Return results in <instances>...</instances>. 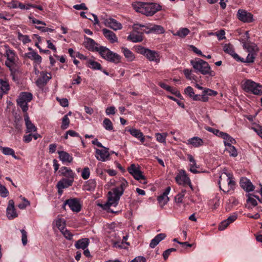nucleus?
<instances>
[{
    "label": "nucleus",
    "mask_w": 262,
    "mask_h": 262,
    "mask_svg": "<svg viewBox=\"0 0 262 262\" xmlns=\"http://www.w3.org/2000/svg\"><path fill=\"white\" fill-rule=\"evenodd\" d=\"M242 88L246 92L251 93L255 95H262V85L252 80L247 79L244 81Z\"/></svg>",
    "instance_id": "39448f33"
},
{
    "label": "nucleus",
    "mask_w": 262,
    "mask_h": 262,
    "mask_svg": "<svg viewBox=\"0 0 262 262\" xmlns=\"http://www.w3.org/2000/svg\"><path fill=\"white\" fill-rule=\"evenodd\" d=\"M241 187L247 192L252 191L254 189V186L251 182L246 178H242L240 180Z\"/></svg>",
    "instance_id": "f3484780"
},
{
    "label": "nucleus",
    "mask_w": 262,
    "mask_h": 262,
    "mask_svg": "<svg viewBox=\"0 0 262 262\" xmlns=\"http://www.w3.org/2000/svg\"><path fill=\"white\" fill-rule=\"evenodd\" d=\"M133 136L140 140L142 143L144 142L145 137L143 134L139 130L135 128H130L126 130Z\"/></svg>",
    "instance_id": "aec40b11"
},
{
    "label": "nucleus",
    "mask_w": 262,
    "mask_h": 262,
    "mask_svg": "<svg viewBox=\"0 0 262 262\" xmlns=\"http://www.w3.org/2000/svg\"><path fill=\"white\" fill-rule=\"evenodd\" d=\"M190 32L187 28H182L180 29L174 35H178L180 37L184 38L187 36Z\"/></svg>",
    "instance_id": "49530a36"
},
{
    "label": "nucleus",
    "mask_w": 262,
    "mask_h": 262,
    "mask_svg": "<svg viewBox=\"0 0 262 262\" xmlns=\"http://www.w3.org/2000/svg\"><path fill=\"white\" fill-rule=\"evenodd\" d=\"M170 187H167L163 193L158 197L157 200L161 207H163L169 201V199L168 195L170 192Z\"/></svg>",
    "instance_id": "dca6fc26"
},
{
    "label": "nucleus",
    "mask_w": 262,
    "mask_h": 262,
    "mask_svg": "<svg viewBox=\"0 0 262 262\" xmlns=\"http://www.w3.org/2000/svg\"><path fill=\"white\" fill-rule=\"evenodd\" d=\"M139 52L144 55L150 61H154L156 63L160 62L159 54L156 51L151 50L144 47H141L139 49Z\"/></svg>",
    "instance_id": "6e6552de"
},
{
    "label": "nucleus",
    "mask_w": 262,
    "mask_h": 262,
    "mask_svg": "<svg viewBox=\"0 0 262 262\" xmlns=\"http://www.w3.org/2000/svg\"><path fill=\"white\" fill-rule=\"evenodd\" d=\"M54 223H55L56 227L60 231L66 228V221L63 219L57 218L54 221Z\"/></svg>",
    "instance_id": "e433bc0d"
},
{
    "label": "nucleus",
    "mask_w": 262,
    "mask_h": 262,
    "mask_svg": "<svg viewBox=\"0 0 262 262\" xmlns=\"http://www.w3.org/2000/svg\"><path fill=\"white\" fill-rule=\"evenodd\" d=\"M2 152L5 155H11L15 159H18V158L15 156L14 150L9 147H1Z\"/></svg>",
    "instance_id": "4c0bfd02"
},
{
    "label": "nucleus",
    "mask_w": 262,
    "mask_h": 262,
    "mask_svg": "<svg viewBox=\"0 0 262 262\" xmlns=\"http://www.w3.org/2000/svg\"><path fill=\"white\" fill-rule=\"evenodd\" d=\"M199 166L196 164V162L190 164V171L193 173H198L199 171L197 170Z\"/></svg>",
    "instance_id": "69168bd1"
},
{
    "label": "nucleus",
    "mask_w": 262,
    "mask_h": 262,
    "mask_svg": "<svg viewBox=\"0 0 262 262\" xmlns=\"http://www.w3.org/2000/svg\"><path fill=\"white\" fill-rule=\"evenodd\" d=\"M166 237L165 233H159L157 234L151 241L149 246L151 248H154L161 241Z\"/></svg>",
    "instance_id": "cd10ccee"
},
{
    "label": "nucleus",
    "mask_w": 262,
    "mask_h": 262,
    "mask_svg": "<svg viewBox=\"0 0 262 262\" xmlns=\"http://www.w3.org/2000/svg\"><path fill=\"white\" fill-rule=\"evenodd\" d=\"M49 76L48 75L47 73L43 72L41 73V76L36 81V85L39 88H42L45 86L48 81L51 78L50 74H49Z\"/></svg>",
    "instance_id": "a211bd4d"
},
{
    "label": "nucleus",
    "mask_w": 262,
    "mask_h": 262,
    "mask_svg": "<svg viewBox=\"0 0 262 262\" xmlns=\"http://www.w3.org/2000/svg\"><path fill=\"white\" fill-rule=\"evenodd\" d=\"M10 85L8 81L0 79V97L7 94L10 90Z\"/></svg>",
    "instance_id": "412c9836"
},
{
    "label": "nucleus",
    "mask_w": 262,
    "mask_h": 262,
    "mask_svg": "<svg viewBox=\"0 0 262 262\" xmlns=\"http://www.w3.org/2000/svg\"><path fill=\"white\" fill-rule=\"evenodd\" d=\"M89 244V239L87 238H84L77 241L75 246L77 249H82L84 250L88 246Z\"/></svg>",
    "instance_id": "c756f323"
},
{
    "label": "nucleus",
    "mask_w": 262,
    "mask_h": 262,
    "mask_svg": "<svg viewBox=\"0 0 262 262\" xmlns=\"http://www.w3.org/2000/svg\"><path fill=\"white\" fill-rule=\"evenodd\" d=\"M220 189L227 193L234 189L235 183L232 176L229 173H224L220 177L219 181Z\"/></svg>",
    "instance_id": "20e7f679"
},
{
    "label": "nucleus",
    "mask_w": 262,
    "mask_h": 262,
    "mask_svg": "<svg viewBox=\"0 0 262 262\" xmlns=\"http://www.w3.org/2000/svg\"><path fill=\"white\" fill-rule=\"evenodd\" d=\"M127 186V182L124 179L120 181L119 186L114 188L108 193V202L106 204L108 206H116L120 196L123 194L125 188Z\"/></svg>",
    "instance_id": "f03ea898"
},
{
    "label": "nucleus",
    "mask_w": 262,
    "mask_h": 262,
    "mask_svg": "<svg viewBox=\"0 0 262 262\" xmlns=\"http://www.w3.org/2000/svg\"><path fill=\"white\" fill-rule=\"evenodd\" d=\"M90 171L88 167H85L82 171L81 177L84 180H86L90 177Z\"/></svg>",
    "instance_id": "864d4df0"
},
{
    "label": "nucleus",
    "mask_w": 262,
    "mask_h": 262,
    "mask_svg": "<svg viewBox=\"0 0 262 262\" xmlns=\"http://www.w3.org/2000/svg\"><path fill=\"white\" fill-rule=\"evenodd\" d=\"M22 234L21 241L23 245H26L27 243V233L24 229L20 230Z\"/></svg>",
    "instance_id": "e2e57ef3"
},
{
    "label": "nucleus",
    "mask_w": 262,
    "mask_h": 262,
    "mask_svg": "<svg viewBox=\"0 0 262 262\" xmlns=\"http://www.w3.org/2000/svg\"><path fill=\"white\" fill-rule=\"evenodd\" d=\"M121 51L123 53L125 57L128 61H133L135 59V56L133 53L126 48H121Z\"/></svg>",
    "instance_id": "72a5a7b5"
},
{
    "label": "nucleus",
    "mask_w": 262,
    "mask_h": 262,
    "mask_svg": "<svg viewBox=\"0 0 262 262\" xmlns=\"http://www.w3.org/2000/svg\"><path fill=\"white\" fill-rule=\"evenodd\" d=\"M104 24L106 26L111 28L114 31L121 30L122 26L121 23L113 18H108L105 19Z\"/></svg>",
    "instance_id": "4468645a"
},
{
    "label": "nucleus",
    "mask_w": 262,
    "mask_h": 262,
    "mask_svg": "<svg viewBox=\"0 0 262 262\" xmlns=\"http://www.w3.org/2000/svg\"><path fill=\"white\" fill-rule=\"evenodd\" d=\"M73 182V179H62L58 182L57 187L59 189H63L71 186Z\"/></svg>",
    "instance_id": "393cba45"
},
{
    "label": "nucleus",
    "mask_w": 262,
    "mask_h": 262,
    "mask_svg": "<svg viewBox=\"0 0 262 262\" xmlns=\"http://www.w3.org/2000/svg\"><path fill=\"white\" fill-rule=\"evenodd\" d=\"M24 119L26 127V133H31L32 132H36L37 130V128L30 120L28 114H26V115H25Z\"/></svg>",
    "instance_id": "4be33fe9"
},
{
    "label": "nucleus",
    "mask_w": 262,
    "mask_h": 262,
    "mask_svg": "<svg viewBox=\"0 0 262 262\" xmlns=\"http://www.w3.org/2000/svg\"><path fill=\"white\" fill-rule=\"evenodd\" d=\"M247 202L248 204H250L253 207L256 206L257 205L256 200L254 199V198H256V195L248 194H247Z\"/></svg>",
    "instance_id": "a19ab883"
},
{
    "label": "nucleus",
    "mask_w": 262,
    "mask_h": 262,
    "mask_svg": "<svg viewBox=\"0 0 262 262\" xmlns=\"http://www.w3.org/2000/svg\"><path fill=\"white\" fill-rule=\"evenodd\" d=\"M159 85L163 89L171 93L172 94L175 95L177 97H180L181 96V94L179 91H178L176 89L170 86H169L162 82H159Z\"/></svg>",
    "instance_id": "2f4dec72"
},
{
    "label": "nucleus",
    "mask_w": 262,
    "mask_h": 262,
    "mask_svg": "<svg viewBox=\"0 0 262 262\" xmlns=\"http://www.w3.org/2000/svg\"><path fill=\"white\" fill-rule=\"evenodd\" d=\"M186 190H182L181 192L178 193L174 198L175 202L176 203H182L183 198L185 195Z\"/></svg>",
    "instance_id": "de8ad7c7"
},
{
    "label": "nucleus",
    "mask_w": 262,
    "mask_h": 262,
    "mask_svg": "<svg viewBox=\"0 0 262 262\" xmlns=\"http://www.w3.org/2000/svg\"><path fill=\"white\" fill-rule=\"evenodd\" d=\"M5 56L7 57V60L5 61L6 66L9 68L11 72H15L18 60V57L15 52L14 50L8 48L6 50Z\"/></svg>",
    "instance_id": "423d86ee"
},
{
    "label": "nucleus",
    "mask_w": 262,
    "mask_h": 262,
    "mask_svg": "<svg viewBox=\"0 0 262 262\" xmlns=\"http://www.w3.org/2000/svg\"><path fill=\"white\" fill-rule=\"evenodd\" d=\"M256 53H248L247 57L246 60L245 61L244 60V62H246L247 63H252L254 62V60L255 58Z\"/></svg>",
    "instance_id": "6e6d98bb"
},
{
    "label": "nucleus",
    "mask_w": 262,
    "mask_h": 262,
    "mask_svg": "<svg viewBox=\"0 0 262 262\" xmlns=\"http://www.w3.org/2000/svg\"><path fill=\"white\" fill-rule=\"evenodd\" d=\"M102 32L104 36L108 39L111 43L117 42V37L113 31L107 29H102Z\"/></svg>",
    "instance_id": "5701e85b"
},
{
    "label": "nucleus",
    "mask_w": 262,
    "mask_h": 262,
    "mask_svg": "<svg viewBox=\"0 0 262 262\" xmlns=\"http://www.w3.org/2000/svg\"><path fill=\"white\" fill-rule=\"evenodd\" d=\"M25 56L30 59L33 60L37 64H40L41 62V57L34 51H31L26 53Z\"/></svg>",
    "instance_id": "b1692460"
},
{
    "label": "nucleus",
    "mask_w": 262,
    "mask_h": 262,
    "mask_svg": "<svg viewBox=\"0 0 262 262\" xmlns=\"http://www.w3.org/2000/svg\"><path fill=\"white\" fill-rule=\"evenodd\" d=\"M58 154L59 155V158L60 160L63 162L70 163L73 160L72 157L66 151H58Z\"/></svg>",
    "instance_id": "c85d7f7f"
},
{
    "label": "nucleus",
    "mask_w": 262,
    "mask_h": 262,
    "mask_svg": "<svg viewBox=\"0 0 262 262\" xmlns=\"http://www.w3.org/2000/svg\"><path fill=\"white\" fill-rule=\"evenodd\" d=\"M17 215L14 207V202L13 200H10L7 208V216L9 220H13L16 217Z\"/></svg>",
    "instance_id": "2eb2a0df"
},
{
    "label": "nucleus",
    "mask_w": 262,
    "mask_h": 262,
    "mask_svg": "<svg viewBox=\"0 0 262 262\" xmlns=\"http://www.w3.org/2000/svg\"><path fill=\"white\" fill-rule=\"evenodd\" d=\"M33 95L29 92H21L17 100V104L24 112H26L28 109V103L32 100Z\"/></svg>",
    "instance_id": "0eeeda50"
},
{
    "label": "nucleus",
    "mask_w": 262,
    "mask_h": 262,
    "mask_svg": "<svg viewBox=\"0 0 262 262\" xmlns=\"http://www.w3.org/2000/svg\"><path fill=\"white\" fill-rule=\"evenodd\" d=\"M136 11L146 16H152L161 10V7L158 4L136 2L132 4Z\"/></svg>",
    "instance_id": "f257e3e1"
},
{
    "label": "nucleus",
    "mask_w": 262,
    "mask_h": 262,
    "mask_svg": "<svg viewBox=\"0 0 262 262\" xmlns=\"http://www.w3.org/2000/svg\"><path fill=\"white\" fill-rule=\"evenodd\" d=\"M127 170L129 173L133 176L139 170H140V168L139 167H137L135 164H133L127 168Z\"/></svg>",
    "instance_id": "3c124183"
},
{
    "label": "nucleus",
    "mask_w": 262,
    "mask_h": 262,
    "mask_svg": "<svg viewBox=\"0 0 262 262\" xmlns=\"http://www.w3.org/2000/svg\"><path fill=\"white\" fill-rule=\"evenodd\" d=\"M70 120L68 117V115H64L62 120V124L61 127L63 129H66L69 126Z\"/></svg>",
    "instance_id": "09e8293b"
},
{
    "label": "nucleus",
    "mask_w": 262,
    "mask_h": 262,
    "mask_svg": "<svg viewBox=\"0 0 262 262\" xmlns=\"http://www.w3.org/2000/svg\"><path fill=\"white\" fill-rule=\"evenodd\" d=\"M120 59L121 57L119 55L112 52L106 60L115 63H118L120 62Z\"/></svg>",
    "instance_id": "c9c22d12"
},
{
    "label": "nucleus",
    "mask_w": 262,
    "mask_h": 262,
    "mask_svg": "<svg viewBox=\"0 0 262 262\" xmlns=\"http://www.w3.org/2000/svg\"><path fill=\"white\" fill-rule=\"evenodd\" d=\"M175 179L178 184L181 185H188L191 188H192L190 180L184 170H180L179 173L176 177Z\"/></svg>",
    "instance_id": "1a4fd4ad"
},
{
    "label": "nucleus",
    "mask_w": 262,
    "mask_h": 262,
    "mask_svg": "<svg viewBox=\"0 0 262 262\" xmlns=\"http://www.w3.org/2000/svg\"><path fill=\"white\" fill-rule=\"evenodd\" d=\"M143 33L141 32V33L136 34L134 33H131L128 37L127 39L131 40L134 42H140L143 40Z\"/></svg>",
    "instance_id": "f704fd0d"
},
{
    "label": "nucleus",
    "mask_w": 262,
    "mask_h": 262,
    "mask_svg": "<svg viewBox=\"0 0 262 262\" xmlns=\"http://www.w3.org/2000/svg\"><path fill=\"white\" fill-rule=\"evenodd\" d=\"M204 142L202 139L198 137H193L187 141V144L191 145L194 147H199L203 145Z\"/></svg>",
    "instance_id": "a878e982"
},
{
    "label": "nucleus",
    "mask_w": 262,
    "mask_h": 262,
    "mask_svg": "<svg viewBox=\"0 0 262 262\" xmlns=\"http://www.w3.org/2000/svg\"><path fill=\"white\" fill-rule=\"evenodd\" d=\"M18 39L21 41L24 44H27L31 42V39H30L29 36L23 35L20 32L18 33Z\"/></svg>",
    "instance_id": "a18cd8bd"
},
{
    "label": "nucleus",
    "mask_w": 262,
    "mask_h": 262,
    "mask_svg": "<svg viewBox=\"0 0 262 262\" xmlns=\"http://www.w3.org/2000/svg\"><path fill=\"white\" fill-rule=\"evenodd\" d=\"M58 172L60 173V175L68 177L70 179H74V173L69 168L67 167H61Z\"/></svg>",
    "instance_id": "bb28decb"
},
{
    "label": "nucleus",
    "mask_w": 262,
    "mask_h": 262,
    "mask_svg": "<svg viewBox=\"0 0 262 262\" xmlns=\"http://www.w3.org/2000/svg\"><path fill=\"white\" fill-rule=\"evenodd\" d=\"M224 141V144L225 145H227V143H230V144H234L235 143V140L232 137H231L229 135L227 134V136H225L223 138Z\"/></svg>",
    "instance_id": "5fc2aeb1"
},
{
    "label": "nucleus",
    "mask_w": 262,
    "mask_h": 262,
    "mask_svg": "<svg viewBox=\"0 0 262 262\" xmlns=\"http://www.w3.org/2000/svg\"><path fill=\"white\" fill-rule=\"evenodd\" d=\"M67 205L73 212H78L80 211L81 206L77 199L73 198L67 200L63 203V207L64 208Z\"/></svg>",
    "instance_id": "9b49d317"
},
{
    "label": "nucleus",
    "mask_w": 262,
    "mask_h": 262,
    "mask_svg": "<svg viewBox=\"0 0 262 262\" xmlns=\"http://www.w3.org/2000/svg\"><path fill=\"white\" fill-rule=\"evenodd\" d=\"M237 17L239 20L244 23H249L254 20L253 14L243 9L238 10Z\"/></svg>",
    "instance_id": "9d476101"
},
{
    "label": "nucleus",
    "mask_w": 262,
    "mask_h": 262,
    "mask_svg": "<svg viewBox=\"0 0 262 262\" xmlns=\"http://www.w3.org/2000/svg\"><path fill=\"white\" fill-rule=\"evenodd\" d=\"M213 34L215 35L219 40L225 38V32L224 30H220L219 32H216Z\"/></svg>",
    "instance_id": "bf43d9fd"
},
{
    "label": "nucleus",
    "mask_w": 262,
    "mask_h": 262,
    "mask_svg": "<svg viewBox=\"0 0 262 262\" xmlns=\"http://www.w3.org/2000/svg\"><path fill=\"white\" fill-rule=\"evenodd\" d=\"M224 51L229 54L234 58L236 61L244 62V58H241L234 51L233 46L230 43L225 44L223 47Z\"/></svg>",
    "instance_id": "ddd939ff"
},
{
    "label": "nucleus",
    "mask_w": 262,
    "mask_h": 262,
    "mask_svg": "<svg viewBox=\"0 0 262 262\" xmlns=\"http://www.w3.org/2000/svg\"><path fill=\"white\" fill-rule=\"evenodd\" d=\"M229 223L225 220L222 222L219 226V230L222 231L225 230L229 225Z\"/></svg>",
    "instance_id": "338daca9"
},
{
    "label": "nucleus",
    "mask_w": 262,
    "mask_h": 262,
    "mask_svg": "<svg viewBox=\"0 0 262 262\" xmlns=\"http://www.w3.org/2000/svg\"><path fill=\"white\" fill-rule=\"evenodd\" d=\"M184 74L187 79L189 80H195L196 76L192 73V71L188 69H185L183 71Z\"/></svg>",
    "instance_id": "c03bdc74"
},
{
    "label": "nucleus",
    "mask_w": 262,
    "mask_h": 262,
    "mask_svg": "<svg viewBox=\"0 0 262 262\" xmlns=\"http://www.w3.org/2000/svg\"><path fill=\"white\" fill-rule=\"evenodd\" d=\"M96 186V182L95 180L91 179L86 182L85 189L87 190L91 191L94 190Z\"/></svg>",
    "instance_id": "ea45409f"
},
{
    "label": "nucleus",
    "mask_w": 262,
    "mask_h": 262,
    "mask_svg": "<svg viewBox=\"0 0 262 262\" xmlns=\"http://www.w3.org/2000/svg\"><path fill=\"white\" fill-rule=\"evenodd\" d=\"M97 52H99L103 58L107 60L109 55L112 51L105 47L99 46Z\"/></svg>",
    "instance_id": "473e14b6"
},
{
    "label": "nucleus",
    "mask_w": 262,
    "mask_h": 262,
    "mask_svg": "<svg viewBox=\"0 0 262 262\" xmlns=\"http://www.w3.org/2000/svg\"><path fill=\"white\" fill-rule=\"evenodd\" d=\"M85 47L89 50L97 51L99 48L98 45L94 40L88 37H84Z\"/></svg>",
    "instance_id": "6ab92c4d"
},
{
    "label": "nucleus",
    "mask_w": 262,
    "mask_h": 262,
    "mask_svg": "<svg viewBox=\"0 0 262 262\" xmlns=\"http://www.w3.org/2000/svg\"><path fill=\"white\" fill-rule=\"evenodd\" d=\"M150 31H155L160 33H162L164 32L163 28L159 25H154L150 29Z\"/></svg>",
    "instance_id": "680f3d73"
},
{
    "label": "nucleus",
    "mask_w": 262,
    "mask_h": 262,
    "mask_svg": "<svg viewBox=\"0 0 262 262\" xmlns=\"http://www.w3.org/2000/svg\"><path fill=\"white\" fill-rule=\"evenodd\" d=\"M190 63L196 72H200L203 75H209L214 76V73L210 68L207 62L200 59L195 58L190 60Z\"/></svg>",
    "instance_id": "7ed1b4c3"
},
{
    "label": "nucleus",
    "mask_w": 262,
    "mask_h": 262,
    "mask_svg": "<svg viewBox=\"0 0 262 262\" xmlns=\"http://www.w3.org/2000/svg\"><path fill=\"white\" fill-rule=\"evenodd\" d=\"M103 127L106 130H112L113 129V126L111 121L108 118H105L103 122Z\"/></svg>",
    "instance_id": "37998d69"
},
{
    "label": "nucleus",
    "mask_w": 262,
    "mask_h": 262,
    "mask_svg": "<svg viewBox=\"0 0 262 262\" xmlns=\"http://www.w3.org/2000/svg\"><path fill=\"white\" fill-rule=\"evenodd\" d=\"M9 194V191L5 186L0 184V194L3 197H6Z\"/></svg>",
    "instance_id": "13d9d810"
},
{
    "label": "nucleus",
    "mask_w": 262,
    "mask_h": 262,
    "mask_svg": "<svg viewBox=\"0 0 262 262\" xmlns=\"http://www.w3.org/2000/svg\"><path fill=\"white\" fill-rule=\"evenodd\" d=\"M156 137L157 140L160 143H165L166 137L167 136V134L165 133L160 134V133H156Z\"/></svg>",
    "instance_id": "8fccbe9b"
},
{
    "label": "nucleus",
    "mask_w": 262,
    "mask_h": 262,
    "mask_svg": "<svg viewBox=\"0 0 262 262\" xmlns=\"http://www.w3.org/2000/svg\"><path fill=\"white\" fill-rule=\"evenodd\" d=\"M88 67L94 70H100L101 68V64L96 61L93 60H89L88 62Z\"/></svg>",
    "instance_id": "79ce46f5"
},
{
    "label": "nucleus",
    "mask_w": 262,
    "mask_h": 262,
    "mask_svg": "<svg viewBox=\"0 0 262 262\" xmlns=\"http://www.w3.org/2000/svg\"><path fill=\"white\" fill-rule=\"evenodd\" d=\"M22 200L24 202L20 203L18 205V207L20 209H24L27 206H29L30 204L29 201H28L25 198H23Z\"/></svg>",
    "instance_id": "052dcab7"
},
{
    "label": "nucleus",
    "mask_w": 262,
    "mask_h": 262,
    "mask_svg": "<svg viewBox=\"0 0 262 262\" xmlns=\"http://www.w3.org/2000/svg\"><path fill=\"white\" fill-rule=\"evenodd\" d=\"M103 149H96V159L102 162L106 161L110 156L108 152V148L103 146Z\"/></svg>",
    "instance_id": "f8f14e48"
},
{
    "label": "nucleus",
    "mask_w": 262,
    "mask_h": 262,
    "mask_svg": "<svg viewBox=\"0 0 262 262\" xmlns=\"http://www.w3.org/2000/svg\"><path fill=\"white\" fill-rule=\"evenodd\" d=\"M243 48L247 50L249 53H256L257 48L254 43L250 42H244Z\"/></svg>",
    "instance_id": "7c9ffc66"
},
{
    "label": "nucleus",
    "mask_w": 262,
    "mask_h": 262,
    "mask_svg": "<svg viewBox=\"0 0 262 262\" xmlns=\"http://www.w3.org/2000/svg\"><path fill=\"white\" fill-rule=\"evenodd\" d=\"M176 251V249L175 248H170L165 250L163 253V256L164 259H166L172 252Z\"/></svg>",
    "instance_id": "774afa93"
},
{
    "label": "nucleus",
    "mask_w": 262,
    "mask_h": 262,
    "mask_svg": "<svg viewBox=\"0 0 262 262\" xmlns=\"http://www.w3.org/2000/svg\"><path fill=\"white\" fill-rule=\"evenodd\" d=\"M66 238L68 240L72 239L73 235L70 232V231L67 230L66 228L60 231Z\"/></svg>",
    "instance_id": "603ef678"
},
{
    "label": "nucleus",
    "mask_w": 262,
    "mask_h": 262,
    "mask_svg": "<svg viewBox=\"0 0 262 262\" xmlns=\"http://www.w3.org/2000/svg\"><path fill=\"white\" fill-rule=\"evenodd\" d=\"M185 93L189 97L192 98L194 95V92L192 87L189 86L185 89Z\"/></svg>",
    "instance_id": "4d7b16f0"
},
{
    "label": "nucleus",
    "mask_w": 262,
    "mask_h": 262,
    "mask_svg": "<svg viewBox=\"0 0 262 262\" xmlns=\"http://www.w3.org/2000/svg\"><path fill=\"white\" fill-rule=\"evenodd\" d=\"M226 147V150L229 152L230 156L232 157H236L237 156V151L235 147L230 144V143H227V145H225Z\"/></svg>",
    "instance_id": "58836bf2"
},
{
    "label": "nucleus",
    "mask_w": 262,
    "mask_h": 262,
    "mask_svg": "<svg viewBox=\"0 0 262 262\" xmlns=\"http://www.w3.org/2000/svg\"><path fill=\"white\" fill-rule=\"evenodd\" d=\"M134 178L137 180L140 181L142 180H145V177L143 175L141 171L139 170L138 172L133 176Z\"/></svg>",
    "instance_id": "0e129e2a"
}]
</instances>
